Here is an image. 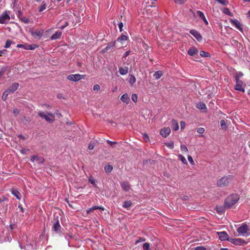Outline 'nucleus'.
I'll list each match as a JSON object with an SVG mask.
<instances>
[{
  "instance_id": "6",
  "label": "nucleus",
  "mask_w": 250,
  "mask_h": 250,
  "mask_svg": "<svg viewBox=\"0 0 250 250\" xmlns=\"http://www.w3.org/2000/svg\"><path fill=\"white\" fill-rule=\"evenodd\" d=\"M17 48H23L26 50H34L38 47V45L35 44H28L27 43L25 44H18L17 45Z\"/></svg>"
},
{
  "instance_id": "59",
  "label": "nucleus",
  "mask_w": 250,
  "mask_h": 250,
  "mask_svg": "<svg viewBox=\"0 0 250 250\" xmlns=\"http://www.w3.org/2000/svg\"><path fill=\"white\" fill-rule=\"evenodd\" d=\"M107 142L111 146H112L114 144H117V143L116 142H112V141H109V140H107Z\"/></svg>"
},
{
  "instance_id": "3",
  "label": "nucleus",
  "mask_w": 250,
  "mask_h": 250,
  "mask_svg": "<svg viewBox=\"0 0 250 250\" xmlns=\"http://www.w3.org/2000/svg\"><path fill=\"white\" fill-rule=\"evenodd\" d=\"M38 115L48 123H53L55 121V116L53 114L48 112H43L39 111Z\"/></svg>"
},
{
  "instance_id": "51",
  "label": "nucleus",
  "mask_w": 250,
  "mask_h": 250,
  "mask_svg": "<svg viewBox=\"0 0 250 250\" xmlns=\"http://www.w3.org/2000/svg\"><path fill=\"white\" fill-rule=\"evenodd\" d=\"M132 100L136 103L137 101L138 96L136 94H133L131 96Z\"/></svg>"
},
{
  "instance_id": "30",
  "label": "nucleus",
  "mask_w": 250,
  "mask_h": 250,
  "mask_svg": "<svg viewBox=\"0 0 250 250\" xmlns=\"http://www.w3.org/2000/svg\"><path fill=\"white\" fill-rule=\"evenodd\" d=\"M196 106H197V108L200 109H207L206 104L202 102H200V103H198L197 104Z\"/></svg>"
},
{
  "instance_id": "54",
  "label": "nucleus",
  "mask_w": 250,
  "mask_h": 250,
  "mask_svg": "<svg viewBox=\"0 0 250 250\" xmlns=\"http://www.w3.org/2000/svg\"><path fill=\"white\" fill-rule=\"evenodd\" d=\"M188 161L189 162V163L191 164V165H193L194 164V161L192 158V157L190 156V155H188Z\"/></svg>"
},
{
  "instance_id": "43",
  "label": "nucleus",
  "mask_w": 250,
  "mask_h": 250,
  "mask_svg": "<svg viewBox=\"0 0 250 250\" xmlns=\"http://www.w3.org/2000/svg\"><path fill=\"white\" fill-rule=\"evenodd\" d=\"M13 43L12 41L7 40L6 42L5 45H4V48H9L11 46V44Z\"/></svg>"
},
{
  "instance_id": "14",
  "label": "nucleus",
  "mask_w": 250,
  "mask_h": 250,
  "mask_svg": "<svg viewBox=\"0 0 250 250\" xmlns=\"http://www.w3.org/2000/svg\"><path fill=\"white\" fill-rule=\"evenodd\" d=\"M19 84L17 83H12L9 87L6 89L9 93H13L17 90L18 88Z\"/></svg>"
},
{
  "instance_id": "40",
  "label": "nucleus",
  "mask_w": 250,
  "mask_h": 250,
  "mask_svg": "<svg viewBox=\"0 0 250 250\" xmlns=\"http://www.w3.org/2000/svg\"><path fill=\"white\" fill-rule=\"evenodd\" d=\"M221 127L222 129H226L227 128L226 122L224 120H222L220 121Z\"/></svg>"
},
{
  "instance_id": "47",
  "label": "nucleus",
  "mask_w": 250,
  "mask_h": 250,
  "mask_svg": "<svg viewBox=\"0 0 250 250\" xmlns=\"http://www.w3.org/2000/svg\"><path fill=\"white\" fill-rule=\"evenodd\" d=\"M191 250H207V249L204 247L198 246L191 249Z\"/></svg>"
},
{
  "instance_id": "52",
  "label": "nucleus",
  "mask_w": 250,
  "mask_h": 250,
  "mask_svg": "<svg viewBox=\"0 0 250 250\" xmlns=\"http://www.w3.org/2000/svg\"><path fill=\"white\" fill-rule=\"evenodd\" d=\"M146 241V239L142 238V237H139L137 240H136L135 244H137L139 243L144 242Z\"/></svg>"
},
{
  "instance_id": "16",
  "label": "nucleus",
  "mask_w": 250,
  "mask_h": 250,
  "mask_svg": "<svg viewBox=\"0 0 250 250\" xmlns=\"http://www.w3.org/2000/svg\"><path fill=\"white\" fill-rule=\"evenodd\" d=\"M11 192L12 195L16 197L18 200H20L21 199V195L17 189L12 188L11 189Z\"/></svg>"
},
{
  "instance_id": "39",
  "label": "nucleus",
  "mask_w": 250,
  "mask_h": 250,
  "mask_svg": "<svg viewBox=\"0 0 250 250\" xmlns=\"http://www.w3.org/2000/svg\"><path fill=\"white\" fill-rule=\"evenodd\" d=\"M197 16L200 19H204V17H205V15L204 14V13L200 11H197Z\"/></svg>"
},
{
  "instance_id": "23",
  "label": "nucleus",
  "mask_w": 250,
  "mask_h": 250,
  "mask_svg": "<svg viewBox=\"0 0 250 250\" xmlns=\"http://www.w3.org/2000/svg\"><path fill=\"white\" fill-rule=\"evenodd\" d=\"M122 188L126 191L129 190L130 187L129 184L127 182H123L121 183Z\"/></svg>"
},
{
  "instance_id": "34",
  "label": "nucleus",
  "mask_w": 250,
  "mask_h": 250,
  "mask_svg": "<svg viewBox=\"0 0 250 250\" xmlns=\"http://www.w3.org/2000/svg\"><path fill=\"white\" fill-rule=\"evenodd\" d=\"M9 93H10L7 90L4 92L2 96V99L3 101H5L7 100V97Z\"/></svg>"
},
{
  "instance_id": "26",
  "label": "nucleus",
  "mask_w": 250,
  "mask_h": 250,
  "mask_svg": "<svg viewBox=\"0 0 250 250\" xmlns=\"http://www.w3.org/2000/svg\"><path fill=\"white\" fill-rule=\"evenodd\" d=\"M32 36L36 39H39L42 36L43 32H31Z\"/></svg>"
},
{
  "instance_id": "50",
  "label": "nucleus",
  "mask_w": 250,
  "mask_h": 250,
  "mask_svg": "<svg viewBox=\"0 0 250 250\" xmlns=\"http://www.w3.org/2000/svg\"><path fill=\"white\" fill-rule=\"evenodd\" d=\"M223 12L226 15H230V12L228 8H224Z\"/></svg>"
},
{
  "instance_id": "57",
  "label": "nucleus",
  "mask_w": 250,
  "mask_h": 250,
  "mask_svg": "<svg viewBox=\"0 0 250 250\" xmlns=\"http://www.w3.org/2000/svg\"><path fill=\"white\" fill-rule=\"evenodd\" d=\"M19 113H20V111L18 109H17V108L14 109L13 113L14 114V115L15 116L18 115L19 114Z\"/></svg>"
},
{
  "instance_id": "9",
  "label": "nucleus",
  "mask_w": 250,
  "mask_h": 250,
  "mask_svg": "<svg viewBox=\"0 0 250 250\" xmlns=\"http://www.w3.org/2000/svg\"><path fill=\"white\" fill-rule=\"evenodd\" d=\"M217 234L221 241L228 240L229 241V236L226 231L217 232Z\"/></svg>"
},
{
  "instance_id": "37",
  "label": "nucleus",
  "mask_w": 250,
  "mask_h": 250,
  "mask_svg": "<svg viewBox=\"0 0 250 250\" xmlns=\"http://www.w3.org/2000/svg\"><path fill=\"white\" fill-rule=\"evenodd\" d=\"M180 160L182 162V163L184 164H188L186 158L181 154H179L178 156Z\"/></svg>"
},
{
  "instance_id": "5",
  "label": "nucleus",
  "mask_w": 250,
  "mask_h": 250,
  "mask_svg": "<svg viewBox=\"0 0 250 250\" xmlns=\"http://www.w3.org/2000/svg\"><path fill=\"white\" fill-rule=\"evenodd\" d=\"M236 84L234 86V89L237 91H239L242 92H245V90L244 87V83L243 81L237 79L235 80Z\"/></svg>"
},
{
  "instance_id": "29",
  "label": "nucleus",
  "mask_w": 250,
  "mask_h": 250,
  "mask_svg": "<svg viewBox=\"0 0 250 250\" xmlns=\"http://www.w3.org/2000/svg\"><path fill=\"white\" fill-rule=\"evenodd\" d=\"M163 75V73L161 71H156L154 74H153V77L156 79H159V78H160L161 77V76Z\"/></svg>"
},
{
  "instance_id": "13",
  "label": "nucleus",
  "mask_w": 250,
  "mask_h": 250,
  "mask_svg": "<svg viewBox=\"0 0 250 250\" xmlns=\"http://www.w3.org/2000/svg\"><path fill=\"white\" fill-rule=\"evenodd\" d=\"M30 161L32 162H34L36 161L40 164H42L43 163L44 160L43 157H39L38 155H33L31 156Z\"/></svg>"
},
{
  "instance_id": "38",
  "label": "nucleus",
  "mask_w": 250,
  "mask_h": 250,
  "mask_svg": "<svg viewBox=\"0 0 250 250\" xmlns=\"http://www.w3.org/2000/svg\"><path fill=\"white\" fill-rule=\"evenodd\" d=\"M165 145L170 149H173L174 148V142L172 141L169 143H165Z\"/></svg>"
},
{
  "instance_id": "21",
  "label": "nucleus",
  "mask_w": 250,
  "mask_h": 250,
  "mask_svg": "<svg viewBox=\"0 0 250 250\" xmlns=\"http://www.w3.org/2000/svg\"><path fill=\"white\" fill-rule=\"evenodd\" d=\"M232 21L233 24L239 30L242 31V24L238 20L235 19L233 20Z\"/></svg>"
},
{
  "instance_id": "8",
  "label": "nucleus",
  "mask_w": 250,
  "mask_h": 250,
  "mask_svg": "<svg viewBox=\"0 0 250 250\" xmlns=\"http://www.w3.org/2000/svg\"><path fill=\"white\" fill-rule=\"evenodd\" d=\"M229 241L235 245L244 246L247 244L245 240L241 238H230Z\"/></svg>"
},
{
  "instance_id": "48",
  "label": "nucleus",
  "mask_w": 250,
  "mask_h": 250,
  "mask_svg": "<svg viewBox=\"0 0 250 250\" xmlns=\"http://www.w3.org/2000/svg\"><path fill=\"white\" fill-rule=\"evenodd\" d=\"M136 82V78L133 75H130V79H129V83L131 84H133Z\"/></svg>"
},
{
  "instance_id": "36",
  "label": "nucleus",
  "mask_w": 250,
  "mask_h": 250,
  "mask_svg": "<svg viewBox=\"0 0 250 250\" xmlns=\"http://www.w3.org/2000/svg\"><path fill=\"white\" fill-rule=\"evenodd\" d=\"M200 55L201 56L203 57H210V54L207 52H205L204 51H201L200 52Z\"/></svg>"
},
{
  "instance_id": "19",
  "label": "nucleus",
  "mask_w": 250,
  "mask_h": 250,
  "mask_svg": "<svg viewBox=\"0 0 250 250\" xmlns=\"http://www.w3.org/2000/svg\"><path fill=\"white\" fill-rule=\"evenodd\" d=\"M61 227L59 224V221L58 220L54 224L52 229L56 232L58 233L59 231L60 230Z\"/></svg>"
},
{
  "instance_id": "60",
  "label": "nucleus",
  "mask_w": 250,
  "mask_h": 250,
  "mask_svg": "<svg viewBox=\"0 0 250 250\" xmlns=\"http://www.w3.org/2000/svg\"><path fill=\"white\" fill-rule=\"evenodd\" d=\"M143 138L146 140V141L149 140L148 135L146 133L143 134Z\"/></svg>"
},
{
  "instance_id": "46",
  "label": "nucleus",
  "mask_w": 250,
  "mask_h": 250,
  "mask_svg": "<svg viewBox=\"0 0 250 250\" xmlns=\"http://www.w3.org/2000/svg\"><path fill=\"white\" fill-rule=\"evenodd\" d=\"M174 2L178 4H183L185 3L187 0H173Z\"/></svg>"
},
{
  "instance_id": "1",
  "label": "nucleus",
  "mask_w": 250,
  "mask_h": 250,
  "mask_svg": "<svg viewBox=\"0 0 250 250\" xmlns=\"http://www.w3.org/2000/svg\"><path fill=\"white\" fill-rule=\"evenodd\" d=\"M239 197L237 194H232L227 197L225 201L224 206L226 208H229L235 205L239 200Z\"/></svg>"
},
{
  "instance_id": "11",
  "label": "nucleus",
  "mask_w": 250,
  "mask_h": 250,
  "mask_svg": "<svg viewBox=\"0 0 250 250\" xmlns=\"http://www.w3.org/2000/svg\"><path fill=\"white\" fill-rule=\"evenodd\" d=\"M10 20L9 15L5 12L0 16V23H5L8 22Z\"/></svg>"
},
{
  "instance_id": "27",
  "label": "nucleus",
  "mask_w": 250,
  "mask_h": 250,
  "mask_svg": "<svg viewBox=\"0 0 250 250\" xmlns=\"http://www.w3.org/2000/svg\"><path fill=\"white\" fill-rule=\"evenodd\" d=\"M47 4L44 1H42L39 8V12H42L46 8Z\"/></svg>"
},
{
  "instance_id": "55",
  "label": "nucleus",
  "mask_w": 250,
  "mask_h": 250,
  "mask_svg": "<svg viewBox=\"0 0 250 250\" xmlns=\"http://www.w3.org/2000/svg\"><path fill=\"white\" fill-rule=\"evenodd\" d=\"M118 27L119 28L120 31H122L123 30V23L122 22H120L118 23Z\"/></svg>"
},
{
  "instance_id": "17",
  "label": "nucleus",
  "mask_w": 250,
  "mask_h": 250,
  "mask_svg": "<svg viewBox=\"0 0 250 250\" xmlns=\"http://www.w3.org/2000/svg\"><path fill=\"white\" fill-rule=\"evenodd\" d=\"M96 209H100L103 211L104 210V208L102 206H94L87 209L86 212L89 214L91 212Z\"/></svg>"
},
{
  "instance_id": "10",
  "label": "nucleus",
  "mask_w": 250,
  "mask_h": 250,
  "mask_svg": "<svg viewBox=\"0 0 250 250\" xmlns=\"http://www.w3.org/2000/svg\"><path fill=\"white\" fill-rule=\"evenodd\" d=\"M68 25V22L66 20H60L56 25L57 28L62 30Z\"/></svg>"
},
{
  "instance_id": "12",
  "label": "nucleus",
  "mask_w": 250,
  "mask_h": 250,
  "mask_svg": "<svg viewBox=\"0 0 250 250\" xmlns=\"http://www.w3.org/2000/svg\"><path fill=\"white\" fill-rule=\"evenodd\" d=\"M170 129L169 127H164L160 130V134L164 138H166L170 133Z\"/></svg>"
},
{
  "instance_id": "7",
  "label": "nucleus",
  "mask_w": 250,
  "mask_h": 250,
  "mask_svg": "<svg viewBox=\"0 0 250 250\" xmlns=\"http://www.w3.org/2000/svg\"><path fill=\"white\" fill-rule=\"evenodd\" d=\"M248 226L246 224L243 223L240 227L237 228V232L239 235H244L248 232Z\"/></svg>"
},
{
  "instance_id": "58",
  "label": "nucleus",
  "mask_w": 250,
  "mask_h": 250,
  "mask_svg": "<svg viewBox=\"0 0 250 250\" xmlns=\"http://www.w3.org/2000/svg\"><path fill=\"white\" fill-rule=\"evenodd\" d=\"M95 147V145L93 144L90 143L88 145V149L89 150H93Z\"/></svg>"
},
{
  "instance_id": "18",
  "label": "nucleus",
  "mask_w": 250,
  "mask_h": 250,
  "mask_svg": "<svg viewBox=\"0 0 250 250\" xmlns=\"http://www.w3.org/2000/svg\"><path fill=\"white\" fill-rule=\"evenodd\" d=\"M198 50L195 47H190L188 51V53L189 56H194L198 54Z\"/></svg>"
},
{
  "instance_id": "61",
  "label": "nucleus",
  "mask_w": 250,
  "mask_h": 250,
  "mask_svg": "<svg viewBox=\"0 0 250 250\" xmlns=\"http://www.w3.org/2000/svg\"><path fill=\"white\" fill-rule=\"evenodd\" d=\"M5 71V69H3L0 70V79L4 75Z\"/></svg>"
},
{
  "instance_id": "20",
  "label": "nucleus",
  "mask_w": 250,
  "mask_h": 250,
  "mask_svg": "<svg viewBox=\"0 0 250 250\" xmlns=\"http://www.w3.org/2000/svg\"><path fill=\"white\" fill-rule=\"evenodd\" d=\"M191 35L196 38V39L199 42H202L203 38L199 32H190Z\"/></svg>"
},
{
  "instance_id": "45",
  "label": "nucleus",
  "mask_w": 250,
  "mask_h": 250,
  "mask_svg": "<svg viewBox=\"0 0 250 250\" xmlns=\"http://www.w3.org/2000/svg\"><path fill=\"white\" fill-rule=\"evenodd\" d=\"M143 248L144 250H149L150 248L149 244L148 243H145L143 245Z\"/></svg>"
},
{
  "instance_id": "63",
  "label": "nucleus",
  "mask_w": 250,
  "mask_h": 250,
  "mask_svg": "<svg viewBox=\"0 0 250 250\" xmlns=\"http://www.w3.org/2000/svg\"><path fill=\"white\" fill-rule=\"evenodd\" d=\"M28 150H29V149H26L25 148H23V149H22L21 150V152L23 154H25L26 153V152Z\"/></svg>"
},
{
  "instance_id": "2",
  "label": "nucleus",
  "mask_w": 250,
  "mask_h": 250,
  "mask_svg": "<svg viewBox=\"0 0 250 250\" xmlns=\"http://www.w3.org/2000/svg\"><path fill=\"white\" fill-rule=\"evenodd\" d=\"M233 179V176L232 175H227L222 177L217 182V186L218 187H225L230 184Z\"/></svg>"
},
{
  "instance_id": "44",
  "label": "nucleus",
  "mask_w": 250,
  "mask_h": 250,
  "mask_svg": "<svg viewBox=\"0 0 250 250\" xmlns=\"http://www.w3.org/2000/svg\"><path fill=\"white\" fill-rule=\"evenodd\" d=\"M127 39V37L126 36L122 35L120 37L118 38V41H126Z\"/></svg>"
},
{
  "instance_id": "25",
  "label": "nucleus",
  "mask_w": 250,
  "mask_h": 250,
  "mask_svg": "<svg viewBox=\"0 0 250 250\" xmlns=\"http://www.w3.org/2000/svg\"><path fill=\"white\" fill-rule=\"evenodd\" d=\"M171 123H172L171 126H172V129L175 131H177V130H178L179 125L178 124V122L175 120L173 119L171 121Z\"/></svg>"
},
{
  "instance_id": "42",
  "label": "nucleus",
  "mask_w": 250,
  "mask_h": 250,
  "mask_svg": "<svg viewBox=\"0 0 250 250\" xmlns=\"http://www.w3.org/2000/svg\"><path fill=\"white\" fill-rule=\"evenodd\" d=\"M114 45V44L110 45H108L106 47H105L101 51L102 53H105L107 52L111 47H113Z\"/></svg>"
},
{
  "instance_id": "32",
  "label": "nucleus",
  "mask_w": 250,
  "mask_h": 250,
  "mask_svg": "<svg viewBox=\"0 0 250 250\" xmlns=\"http://www.w3.org/2000/svg\"><path fill=\"white\" fill-rule=\"evenodd\" d=\"M104 170L106 172L108 173L111 172L113 169V167L111 165H107L104 167Z\"/></svg>"
},
{
  "instance_id": "53",
  "label": "nucleus",
  "mask_w": 250,
  "mask_h": 250,
  "mask_svg": "<svg viewBox=\"0 0 250 250\" xmlns=\"http://www.w3.org/2000/svg\"><path fill=\"white\" fill-rule=\"evenodd\" d=\"M204 131L205 129L203 127H199L197 129V132L199 133L202 134Z\"/></svg>"
},
{
  "instance_id": "41",
  "label": "nucleus",
  "mask_w": 250,
  "mask_h": 250,
  "mask_svg": "<svg viewBox=\"0 0 250 250\" xmlns=\"http://www.w3.org/2000/svg\"><path fill=\"white\" fill-rule=\"evenodd\" d=\"M244 75L243 73L241 72H239L236 73L235 75V79L236 80L237 79L239 80L240 77H243Z\"/></svg>"
},
{
  "instance_id": "28",
  "label": "nucleus",
  "mask_w": 250,
  "mask_h": 250,
  "mask_svg": "<svg viewBox=\"0 0 250 250\" xmlns=\"http://www.w3.org/2000/svg\"><path fill=\"white\" fill-rule=\"evenodd\" d=\"M62 35V32H55L53 35L51 37V40H56L59 39Z\"/></svg>"
},
{
  "instance_id": "35",
  "label": "nucleus",
  "mask_w": 250,
  "mask_h": 250,
  "mask_svg": "<svg viewBox=\"0 0 250 250\" xmlns=\"http://www.w3.org/2000/svg\"><path fill=\"white\" fill-rule=\"evenodd\" d=\"M216 1L222 4L223 5H227L229 4V1L227 0H215Z\"/></svg>"
},
{
  "instance_id": "22",
  "label": "nucleus",
  "mask_w": 250,
  "mask_h": 250,
  "mask_svg": "<svg viewBox=\"0 0 250 250\" xmlns=\"http://www.w3.org/2000/svg\"><path fill=\"white\" fill-rule=\"evenodd\" d=\"M119 72L121 75H125L128 73V68L127 67H121L119 69Z\"/></svg>"
},
{
  "instance_id": "62",
  "label": "nucleus",
  "mask_w": 250,
  "mask_h": 250,
  "mask_svg": "<svg viewBox=\"0 0 250 250\" xmlns=\"http://www.w3.org/2000/svg\"><path fill=\"white\" fill-rule=\"evenodd\" d=\"M180 126H181V129H183L185 127V122L181 121L180 122Z\"/></svg>"
},
{
  "instance_id": "33",
  "label": "nucleus",
  "mask_w": 250,
  "mask_h": 250,
  "mask_svg": "<svg viewBox=\"0 0 250 250\" xmlns=\"http://www.w3.org/2000/svg\"><path fill=\"white\" fill-rule=\"evenodd\" d=\"M181 150L184 153H187L188 151L187 147L184 145H182L181 146Z\"/></svg>"
},
{
  "instance_id": "15",
  "label": "nucleus",
  "mask_w": 250,
  "mask_h": 250,
  "mask_svg": "<svg viewBox=\"0 0 250 250\" xmlns=\"http://www.w3.org/2000/svg\"><path fill=\"white\" fill-rule=\"evenodd\" d=\"M121 100L126 104H128L130 102V98L127 93L124 94L120 98Z\"/></svg>"
},
{
  "instance_id": "31",
  "label": "nucleus",
  "mask_w": 250,
  "mask_h": 250,
  "mask_svg": "<svg viewBox=\"0 0 250 250\" xmlns=\"http://www.w3.org/2000/svg\"><path fill=\"white\" fill-rule=\"evenodd\" d=\"M89 182L93 185V186L94 187H97V186L96 184V180H95V179L94 178V177H93L92 176H90L89 178V180H88Z\"/></svg>"
},
{
  "instance_id": "64",
  "label": "nucleus",
  "mask_w": 250,
  "mask_h": 250,
  "mask_svg": "<svg viewBox=\"0 0 250 250\" xmlns=\"http://www.w3.org/2000/svg\"><path fill=\"white\" fill-rule=\"evenodd\" d=\"M130 54V51H127L125 52L124 55V57L126 58L127 56H128Z\"/></svg>"
},
{
  "instance_id": "24",
  "label": "nucleus",
  "mask_w": 250,
  "mask_h": 250,
  "mask_svg": "<svg viewBox=\"0 0 250 250\" xmlns=\"http://www.w3.org/2000/svg\"><path fill=\"white\" fill-rule=\"evenodd\" d=\"M132 206V203L131 201H125L122 207L127 209H128Z\"/></svg>"
},
{
  "instance_id": "56",
  "label": "nucleus",
  "mask_w": 250,
  "mask_h": 250,
  "mask_svg": "<svg viewBox=\"0 0 250 250\" xmlns=\"http://www.w3.org/2000/svg\"><path fill=\"white\" fill-rule=\"evenodd\" d=\"M100 86L99 84H95L93 86V90L95 91V90L98 91V90H100Z\"/></svg>"
},
{
  "instance_id": "4",
  "label": "nucleus",
  "mask_w": 250,
  "mask_h": 250,
  "mask_svg": "<svg viewBox=\"0 0 250 250\" xmlns=\"http://www.w3.org/2000/svg\"><path fill=\"white\" fill-rule=\"evenodd\" d=\"M84 77V75L79 74H70L67 77V79L69 81L76 82L83 79Z\"/></svg>"
},
{
  "instance_id": "49",
  "label": "nucleus",
  "mask_w": 250,
  "mask_h": 250,
  "mask_svg": "<svg viewBox=\"0 0 250 250\" xmlns=\"http://www.w3.org/2000/svg\"><path fill=\"white\" fill-rule=\"evenodd\" d=\"M216 211L219 213H222L224 211L223 208L220 206H216Z\"/></svg>"
}]
</instances>
